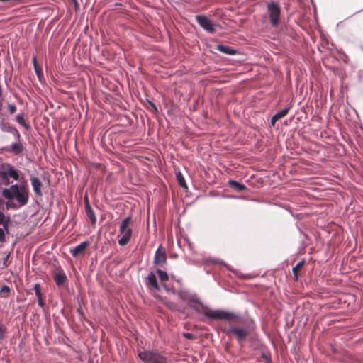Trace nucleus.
Wrapping results in <instances>:
<instances>
[{
    "instance_id": "nucleus-1",
    "label": "nucleus",
    "mask_w": 363,
    "mask_h": 363,
    "mask_svg": "<svg viewBox=\"0 0 363 363\" xmlns=\"http://www.w3.org/2000/svg\"><path fill=\"white\" fill-rule=\"evenodd\" d=\"M205 316L213 320H228L229 327L223 329L228 337H234L240 345H242L249 335V330L245 325V320L241 316L232 312L223 310H211L206 308L203 311Z\"/></svg>"
},
{
    "instance_id": "nucleus-2",
    "label": "nucleus",
    "mask_w": 363,
    "mask_h": 363,
    "mask_svg": "<svg viewBox=\"0 0 363 363\" xmlns=\"http://www.w3.org/2000/svg\"><path fill=\"white\" fill-rule=\"evenodd\" d=\"M29 189L26 184H13L2 191V196L9 200L16 199L19 206H24L28 203Z\"/></svg>"
},
{
    "instance_id": "nucleus-3",
    "label": "nucleus",
    "mask_w": 363,
    "mask_h": 363,
    "mask_svg": "<svg viewBox=\"0 0 363 363\" xmlns=\"http://www.w3.org/2000/svg\"><path fill=\"white\" fill-rule=\"evenodd\" d=\"M138 357L145 363H167V357L157 350H144L138 352Z\"/></svg>"
},
{
    "instance_id": "nucleus-4",
    "label": "nucleus",
    "mask_w": 363,
    "mask_h": 363,
    "mask_svg": "<svg viewBox=\"0 0 363 363\" xmlns=\"http://www.w3.org/2000/svg\"><path fill=\"white\" fill-rule=\"evenodd\" d=\"M131 218H125L120 225L119 233L122 237L118 240V245L121 246L125 245L130 240L132 236V229L130 227Z\"/></svg>"
},
{
    "instance_id": "nucleus-5",
    "label": "nucleus",
    "mask_w": 363,
    "mask_h": 363,
    "mask_svg": "<svg viewBox=\"0 0 363 363\" xmlns=\"http://www.w3.org/2000/svg\"><path fill=\"white\" fill-rule=\"evenodd\" d=\"M267 13L272 27H277L281 21V7L274 1L267 3Z\"/></svg>"
},
{
    "instance_id": "nucleus-6",
    "label": "nucleus",
    "mask_w": 363,
    "mask_h": 363,
    "mask_svg": "<svg viewBox=\"0 0 363 363\" xmlns=\"http://www.w3.org/2000/svg\"><path fill=\"white\" fill-rule=\"evenodd\" d=\"M196 22L199 24L203 29L208 33H213L215 32V25L213 22L208 18L206 16L198 15L196 16Z\"/></svg>"
},
{
    "instance_id": "nucleus-7",
    "label": "nucleus",
    "mask_w": 363,
    "mask_h": 363,
    "mask_svg": "<svg viewBox=\"0 0 363 363\" xmlns=\"http://www.w3.org/2000/svg\"><path fill=\"white\" fill-rule=\"evenodd\" d=\"M153 263L155 265L163 267L167 263L166 250L160 246L155 252Z\"/></svg>"
},
{
    "instance_id": "nucleus-8",
    "label": "nucleus",
    "mask_w": 363,
    "mask_h": 363,
    "mask_svg": "<svg viewBox=\"0 0 363 363\" xmlns=\"http://www.w3.org/2000/svg\"><path fill=\"white\" fill-rule=\"evenodd\" d=\"M84 208H85V212L87 216V217L90 219L91 223L93 224H95L96 222V217L95 216V213L89 203V199L87 196H85L84 199Z\"/></svg>"
},
{
    "instance_id": "nucleus-9",
    "label": "nucleus",
    "mask_w": 363,
    "mask_h": 363,
    "mask_svg": "<svg viewBox=\"0 0 363 363\" xmlns=\"http://www.w3.org/2000/svg\"><path fill=\"white\" fill-rule=\"evenodd\" d=\"M30 182L35 196H41L43 195V184L40 180L38 177L32 176L30 177Z\"/></svg>"
},
{
    "instance_id": "nucleus-10",
    "label": "nucleus",
    "mask_w": 363,
    "mask_h": 363,
    "mask_svg": "<svg viewBox=\"0 0 363 363\" xmlns=\"http://www.w3.org/2000/svg\"><path fill=\"white\" fill-rule=\"evenodd\" d=\"M89 245V242L85 241V242H83L80 243L79 245H77L76 247H74L73 249L71 250L70 252H71L72 255L74 257H77L79 255H82L83 253H84V252L86 250V248L88 247Z\"/></svg>"
},
{
    "instance_id": "nucleus-11",
    "label": "nucleus",
    "mask_w": 363,
    "mask_h": 363,
    "mask_svg": "<svg viewBox=\"0 0 363 363\" xmlns=\"http://www.w3.org/2000/svg\"><path fill=\"white\" fill-rule=\"evenodd\" d=\"M146 285L150 289H154L157 291L160 290V286L157 281L155 274L153 272H150L147 277Z\"/></svg>"
},
{
    "instance_id": "nucleus-12",
    "label": "nucleus",
    "mask_w": 363,
    "mask_h": 363,
    "mask_svg": "<svg viewBox=\"0 0 363 363\" xmlns=\"http://www.w3.org/2000/svg\"><path fill=\"white\" fill-rule=\"evenodd\" d=\"M54 280L58 286H62L67 281V276L63 270L60 269L57 273L54 275Z\"/></svg>"
},
{
    "instance_id": "nucleus-13",
    "label": "nucleus",
    "mask_w": 363,
    "mask_h": 363,
    "mask_svg": "<svg viewBox=\"0 0 363 363\" xmlns=\"http://www.w3.org/2000/svg\"><path fill=\"white\" fill-rule=\"evenodd\" d=\"M305 264V260H301L296 266L292 268L294 281H298L299 277V272Z\"/></svg>"
},
{
    "instance_id": "nucleus-14",
    "label": "nucleus",
    "mask_w": 363,
    "mask_h": 363,
    "mask_svg": "<svg viewBox=\"0 0 363 363\" xmlns=\"http://www.w3.org/2000/svg\"><path fill=\"white\" fill-rule=\"evenodd\" d=\"M23 150V145L20 141H18V143H13L10 147V151L15 155L21 154Z\"/></svg>"
},
{
    "instance_id": "nucleus-15",
    "label": "nucleus",
    "mask_w": 363,
    "mask_h": 363,
    "mask_svg": "<svg viewBox=\"0 0 363 363\" xmlns=\"http://www.w3.org/2000/svg\"><path fill=\"white\" fill-rule=\"evenodd\" d=\"M11 222L10 218L6 217L0 211V225H2L6 232L9 231V225Z\"/></svg>"
},
{
    "instance_id": "nucleus-16",
    "label": "nucleus",
    "mask_w": 363,
    "mask_h": 363,
    "mask_svg": "<svg viewBox=\"0 0 363 363\" xmlns=\"http://www.w3.org/2000/svg\"><path fill=\"white\" fill-rule=\"evenodd\" d=\"M217 50L220 52L227 54V55H234L236 53V50L233 49L232 48L226 45H218L217 46Z\"/></svg>"
},
{
    "instance_id": "nucleus-17",
    "label": "nucleus",
    "mask_w": 363,
    "mask_h": 363,
    "mask_svg": "<svg viewBox=\"0 0 363 363\" xmlns=\"http://www.w3.org/2000/svg\"><path fill=\"white\" fill-rule=\"evenodd\" d=\"M0 184L6 186L10 184L8 173L5 170H0Z\"/></svg>"
},
{
    "instance_id": "nucleus-18",
    "label": "nucleus",
    "mask_w": 363,
    "mask_h": 363,
    "mask_svg": "<svg viewBox=\"0 0 363 363\" xmlns=\"http://www.w3.org/2000/svg\"><path fill=\"white\" fill-rule=\"evenodd\" d=\"M228 184L231 188H233L237 191H243L246 189V187L244 184H240L234 180H230L228 182Z\"/></svg>"
},
{
    "instance_id": "nucleus-19",
    "label": "nucleus",
    "mask_w": 363,
    "mask_h": 363,
    "mask_svg": "<svg viewBox=\"0 0 363 363\" xmlns=\"http://www.w3.org/2000/svg\"><path fill=\"white\" fill-rule=\"evenodd\" d=\"M352 7L356 13L363 11V0H353Z\"/></svg>"
},
{
    "instance_id": "nucleus-20",
    "label": "nucleus",
    "mask_w": 363,
    "mask_h": 363,
    "mask_svg": "<svg viewBox=\"0 0 363 363\" xmlns=\"http://www.w3.org/2000/svg\"><path fill=\"white\" fill-rule=\"evenodd\" d=\"M6 172L8 173L9 177H12L15 180H18L19 179V174L18 171L14 169L12 166H8V169L6 170Z\"/></svg>"
},
{
    "instance_id": "nucleus-21",
    "label": "nucleus",
    "mask_w": 363,
    "mask_h": 363,
    "mask_svg": "<svg viewBox=\"0 0 363 363\" xmlns=\"http://www.w3.org/2000/svg\"><path fill=\"white\" fill-rule=\"evenodd\" d=\"M177 294L182 300H189V301H193L194 300L193 297L191 296V295L187 291H179L177 292Z\"/></svg>"
},
{
    "instance_id": "nucleus-22",
    "label": "nucleus",
    "mask_w": 363,
    "mask_h": 363,
    "mask_svg": "<svg viewBox=\"0 0 363 363\" xmlns=\"http://www.w3.org/2000/svg\"><path fill=\"white\" fill-rule=\"evenodd\" d=\"M16 121L23 125L26 130L30 128V125L25 121L23 114H18L16 116Z\"/></svg>"
},
{
    "instance_id": "nucleus-23",
    "label": "nucleus",
    "mask_w": 363,
    "mask_h": 363,
    "mask_svg": "<svg viewBox=\"0 0 363 363\" xmlns=\"http://www.w3.org/2000/svg\"><path fill=\"white\" fill-rule=\"evenodd\" d=\"M291 106H288V107H286V108H284L283 110H281V111H279V112H278V113H277L274 116H276L279 120H280V119H281L282 118L285 117V116L288 114V113H289V110L291 109Z\"/></svg>"
},
{
    "instance_id": "nucleus-24",
    "label": "nucleus",
    "mask_w": 363,
    "mask_h": 363,
    "mask_svg": "<svg viewBox=\"0 0 363 363\" xmlns=\"http://www.w3.org/2000/svg\"><path fill=\"white\" fill-rule=\"evenodd\" d=\"M177 182L179 183V184L183 187V188H185L186 189L187 188V185L186 184V182H185V179L182 175V174L181 172H178L177 174Z\"/></svg>"
},
{
    "instance_id": "nucleus-25",
    "label": "nucleus",
    "mask_w": 363,
    "mask_h": 363,
    "mask_svg": "<svg viewBox=\"0 0 363 363\" xmlns=\"http://www.w3.org/2000/svg\"><path fill=\"white\" fill-rule=\"evenodd\" d=\"M10 292H11V289L10 288L6 286V285H4L1 289H0V295L2 296V297H8L10 294Z\"/></svg>"
},
{
    "instance_id": "nucleus-26",
    "label": "nucleus",
    "mask_w": 363,
    "mask_h": 363,
    "mask_svg": "<svg viewBox=\"0 0 363 363\" xmlns=\"http://www.w3.org/2000/svg\"><path fill=\"white\" fill-rule=\"evenodd\" d=\"M156 272H157V273L159 276V278L160 279L161 281H168L169 276L165 272H164L161 269H157Z\"/></svg>"
},
{
    "instance_id": "nucleus-27",
    "label": "nucleus",
    "mask_w": 363,
    "mask_h": 363,
    "mask_svg": "<svg viewBox=\"0 0 363 363\" xmlns=\"http://www.w3.org/2000/svg\"><path fill=\"white\" fill-rule=\"evenodd\" d=\"M9 132L12 133L18 141H20L21 135L18 130L15 127L9 126Z\"/></svg>"
},
{
    "instance_id": "nucleus-28",
    "label": "nucleus",
    "mask_w": 363,
    "mask_h": 363,
    "mask_svg": "<svg viewBox=\"0 0 363 363\" xmlns=\"http://www.w3.org/2000/svg\"><path fill=\"white\" fill-rule=\"evenodd\" d=\"M163 303L165 304V306L169 308L171 310H176L177 308V304L174 303L172 301H168L167 298L162 299Z\"/></svg>"
},
{
    "instance_id": "nucleus-29",
    "label": "nucleus",
    "mask_w": 363,
    "mask_h": 363,
    "mask_svg": "<svg viewBox=\"0 0 363 363\" xmlns=\"http://www.w3.org/2000/svg\"><path fill=\"white\" fill-rule=\"evenodd\" d=\"M34 290H35V295H36L38 299H39L40 298H42V294L40 291V286L39 284H35L34 285Z\"/></svg>"
},
{
    "instance_id": "nucleus-30",
    "label": "nucleus",
    "mask_w": 363,
    "mask_h": 363,
    "mask_svg": "<svg viewBox=\"0 0 363 363\" xmlns=\"http://www.w3.org/2000/svg\"><path fill=\"white\" fill-rule=\"evenodd\" d=\"M8 109L11 114H13L16 111V106L13 104H9L8 105Z\"/></svg>"
},
{
    "instance_id": "nucleus-31",
    "label": "nucleus",
    "mask_w": 363,
    "mask_h": 363,
    "mask_svg": "<svg viewBox=\"0 0 363 363\" xmlns=\"http://www.w3.org/2000/svg\"><path fill=\"white\" fill-rule=\"evenodd\" d=\"M5 231L6 230L3 228H0V242H5Z\"/></svg>"
},
{
    "instance_id": "nucleus-32",
    "label": "nucleus",
    "mask_w": 363,
    "mask_h": 363,
    "mask_svg": "<svg viewBox=\"0 0 363 363\" xmlns=\"http://www.w3.org/2000/svg\"><path fill=\"white\" fill-rule=\"evenodd\" d=\"M19 206H17L16 203H14L12 201H10L9 200V201L6 203V207L7 208H13V209H16L18 208Z\"/></svg>"
},
{
    "instance_id": "nucleus-33",
    "label": "nucleus",
    "mask_w": 363,
    "mask_h": 363,
    "mask_svg": "<svg viewBox=\"0 0 363 363\" xmlns=\"http://www.w3.org/2000/svg\"><path fill=\"white\" fill-rule=\"evenodd\" d=\"M277 121H279V119L275 116H273V117L271 119L272 126H273V127L275 126V123Z\"/></svg>"
},
{
    "instance_id": "nucleus-34",
    "label": "nucleus",
    "mask_w": 363,
    "mask_h": 363,
    "mask_svg": "<svg viewBox=\"0 0 363 363\" xmlns=\"http://www.w3.org/2000/svg\"><path fill=\"white\" fill-rule=\"evenodd\" d=\"M6 331L5 328L3 325H0V337L3 338V335Z\"/></svg>"
},
{
    "instance_id": "nucleus-35",
    "label": "nucleus",
    "mask_w": 363,
    "mask_h": 363,
    "mask_svg": "<svg viewBox=\"0 0 363 363\" xmlns=\"http://www.w3.org/2000/svg\"><path fill=\"white\" fill-rule=\"evenodd\" d=\"M184 337H186V339L191 340L193 338V335L191 333H184Z\"/></svg>"
},
{
    "instance_id": "nucleus-36",
    "label": "nucleus",
    "mask_w": 363,
    "mask_h": 363,
    "mask_svg": "<svg viewBox=\"0 0 363 363\" xmlns=\"http://www.w3.org/2000/svg\"><path fill=\"white\" fill-rule=\"evenodd\" d=\"M17 1L18 0H0L1 2L9 3V6L13 5V3Z\"/></svg>"
},
{
    "instance_id": "nucleus-37",
    "label": "nucleus",
    "mask_w": 363,
    "mask_h": 363,
    "mask_svg": "<svg viewBox=\"0 0 363 363\" xmlns=\"http://www.w3.org/2000/svg\"><path fill=\"white\" fill-rule=\"evenodd\" d=\"M32 60H33V66H34L35 69H37L38 63H37V58H36V57L33 56Z\"/></svg>"
},
{
    "instance_id": "nucleus-38",
    "label": "nucleus",
    "mask_w": 363,
    "mask_h": 363,
    "mask_svg": "<svg viewBox=\"0 0 363 363\" xmlns=\"http://www.w3.org/2000/svg\"><path fill=\"white\" fill-rule=\"evenodd\" d=\"M38 305H39L40 307H43V306H44V305H45V303H44V301H43V298H40L39 299H38Z\"/></svg>"
},
{
    "instance_id": "nucleus-39",
    "label": "nucleus",
    "mask_w": 363,
    "mask_h": 363,
    "mask_svg": "<svg viewBox=\"0 0 363 363\" xmlns=\"http://www.w3.org/2000/svg\"><path fill=\"white\" fill-rule=\"evenodd\" d=\"M35 72H36V74L38 76V77L40 78V74H42L41 73V71L40 69L38 68V66H37V69H35Z\"/></svg>"
},
{
    "instance_id": "nucleus-40",
    "label": "nucleus",
    "mask_w": 363,
    "mask_h": 363,
    "mask_svg": "<svg viewBox=\"0 0 363 363\" xmlns=\"http://www.w3.org/2000/svg\"><path fill=\"white\" fill-rule=\"evenodd\" d=\"M9 125H3V127H2V130H3V131H7V132H9Z\"/></svg>"
},
{
    "instance_id": "nucleus-41",
    "label": "nucleus",
    "mask_w": 363,
    "mask_h": 363,
    "mask_svg": "<svg viewBox=\"0 0 363 363\" xmlns=\"http://www.w3.org/2000/svg\"><path fill=\"white\" fill-rule=\"evenodd\" d=\"M150 104H151L152 106L155 108V110L157 111V108H156L155 105L153 103H150Z\"/></svg>"
}]
</instances>
